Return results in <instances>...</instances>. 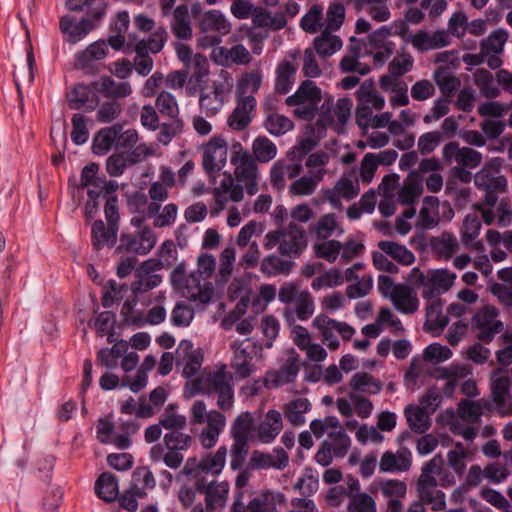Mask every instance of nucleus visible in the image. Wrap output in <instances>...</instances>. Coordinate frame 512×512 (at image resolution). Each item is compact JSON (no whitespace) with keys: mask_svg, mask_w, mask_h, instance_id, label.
<instances>
[{"mask_svg":"<svg viewBox=\"0 0 512 512\" xmlns=\"http://www.w3.org/2000/svg\"><path fill=\"white\" fill-rule=\"evenodd\" d=\"M233 376L223 363L205 367L198 377L187 382L184 390L186 397L198 394L214 396L216 409H207L203 400H196L190 407V423L202 426L199 441L203 448H213L226 427L225 412L231 411L235 403Z\"/></svg>","mask_w":512,"mask_h":512,"instance_id":"f257e3e1","label":"nucleus"},{"mask_svg":"<svg viewBox=\"0 0 512 512\" xmlns=\"http://www.w3.org/2000/svg\"><path fill=\"white\" fill-rule=\"evenodd\" d=\"M230 163L233 174L225 173L220 183L213 188L212 195L217 207L212 215L225 209L229 201L240 202L244 198V189L250 196L255 195L259 188V171L249 151L241 143L232 145Z\"/></svg>","mask_w":512,"mask_h":512,"instance_id":"f03ea898","label":"nucleus"},{"mask_svg":"<svg viewBox=\"0 0 512 512\" xmlns=\"http://www.w3.org/2000/svg\"><path fill=\"white\" fill-rule=\"evenodd\" d=\"M216 268L215 257L211 254H201L197 261V269L189 275L186 264L179 263L171 272L172 287L193 302L208 304L215 295L213 284L209 281Z\"/></svg>","mask_w":512,"mask_h":512,"instance_id":"7ed1b4c3","label":"nucleus"},{"mask_svg":"<svg viewBox=\"0 0 512 512\" xmlns=\"http://www.w3.org/2000/svg\"><path fill=\"white\" fill-rule=\"evenodd\" d=\"M501 166L502 160L494 158L474 176L475 186L484 193V196L483 200L475 203L473 207L481 212L482 219L487 225L492 224L495 218L490 207L497 203L498 195L504 193L507 188V180L500 173Z\"/></svg>","mask_w":512,"mask_h":512,"instance_id":"20e7f679","label":"nucleus"},{"mask_svg":"<svg viewBox=\"0 0 512 512\" xmlns=\"http://www.w3.org/2000/svg\"><path fill=\"white\" fill-rule=\"evenodd\" d=\"M191 11L202 34L197 40L199 46L208 48L218 45L222 37L231 32V23L220 10L212 9L201 13L199 4H194Z\"/></svg>","mask_w":512,"mask_h":512,"instance_id":"39448f33","label":"nucleus"},{"mask_svg":"<svg viewBox=\"0 0 512 512\" xmlns=\"http://www.w3.org/2000/svg\"><path fill=\"white\" fill-rule=\"evenodd\" d=\"M443 460L440 456L433 457L423 465L421 474L416 482V492L422 503L430 506L433 511H442L446 507V497L437 488L436 475L442 470Z\"/></svg>","mask_w":512,"mask_h":512,"instance_id":"423d86ee","label":"nucleus"},{"mask_svg":"<svg viewBox=\"0 0 512 512\" xmlns=\"http://www.w3.org/2000/svg\"><path fill=\"white\" fill-rule=\"evenodd\" d=\"M263 246L266 250L277 246L282 256L296 258L307 247V240L303 228L295 222H290L286 227L268 232L264 237Z\"/></svg>","mask_w":512,"mask_h":512,"instance_id":"0eeeda50","label":"nucleus"},{"mask_svg":"<svg viewBox=\"0 0 512 512\" xmlns=\"http://www.w3.org/2000/svg\"><path fill=\"white\" fill-rule=\"evenodd\" d=\"M233 88L231 74L221 69L217 77L212 81L211 87L201 89L199 107L207 117L217 115L223 108L227 97Z\"/></svg>","mask_w":512,"mask_h":512,"instance_id":"6e6552de","label":"nucleus"},{"mask_svg":"<svg viewBox=\"0 0 512 512\" xmlns=\"http://www.w3.org/2000/svg\"><path fill=\"white\" fill-rule=\"evenodd\" d=\"M378 290L403 314H413L419 308V299L414 289L406 284H396L390 276L378 277Z\"/></svg>","mask_w":512,"mask_h":512,"instance_id":"1a4fd4ad","label":"nucleus"},{"mask_svg":"<svg viewBox=\"0 0 512 512\" xmlns=\"http://www.w3.org/2000/svg\"><path fill=\"white\" fill-rule=\"evenodd\" d=\"M322 100L320 88L311 80L304 81L297 91L286 99L288 106H294V115L304 120L314 118Z\"/></svg>","mask_w":512,"mask_h":512,"instance_id":"9d476101","label":"nucleus"},{"mask_svg":"<svg viewBox=\"0 0 512 512\" xmlns=\"http://www.w3.org/2000/svg\"><path fill=\"white\" fill-rule=\"evenodd\" d=\"M312 326L319 331L323 344L333 351L340 346L338 336L344 341H349L356 333L348 323L330 318L322 313L313 319Z\"/></svg>","mask_w":512,"mask_h":512,"instance_id":"9b49d317","label":"nucleus"},{"mask_svg":"<svg viewBox=\"0 0 512 512\" xmlns=\"http://www.w3.org/2000/svg\"><path fill=\"white\" fill-rule=\"evenodd\" d=\"M498 317L499 310L491 304H486L475 312L471 324L477 339L489 343L503 330V322Z\"/></svg>","mask_w":512,"mask_h":512,"instance_id":"f8f14e48","label":"nucleus"},{"mask_svg":"<svg viewBox=\"0 0 512 512\" xmlns=\"http://www.w3.org/2000/svg\"><path fill=\"white\" fill-rule=\"evenodd\" d=\"M231 349L230 367L237 379H246L257 371L254 363L256 346L250 339L233 341Z\"/></svg>","mask_w":512,"mask_h":512,"instance_id":"ddd939ff","label":"nucleus"},{"mask_svg":"<svg viewBox=\"0 0 512 512\" xmlns=\"http://www.w3.org/2000/svg\"><path fill=\"white\" fill-rule=\"evenodd\" d=\"M352 106L353 103L348 98H340L336 102L331 97L326 98L320 107L319 125L339 130L348 121Z\"/></svg>","mask_w":512,"mask_h":512,"instance_id":"4468645a","label":"nucleus"},{"mask_svg":"<svg viewBox=\"0 0 512 512\" xmlns=\"http://www.w3.org/2000/svg\"><path fill=\"white\" fill-rule=\"evenodd\" d=\"M300 357L294 349L286 352L283 363L277 369L265 372V384L267 389H277L286 384L293 383L300 371Z\"/></svg>","mask_w":512,"mask_h":512,"instance_id":"2eb2a0df","label":"nucleus"},{"mask_svg":"<svg viewBox=\"0 0 512 512\" xmlns=\"http://www.w3.org/2000/svg\"><path fill=\"white\" fill-rule=\"evenodd\" d=\"M227 447L222 445L213 453H207L201 458L190 457L184 466V472L188 475L202 472L212 476H218L224 470L227 458Z\"/></svg>","mask_w":512,"mask_h":512,"instance_id":"dca6fc26","label":"nucleus"},{"mask_svg":"<svg viewBox=\"0 0 512 512\" xmlns=\"http://www.w3.org/2000/svg\"><path fill=\"white\" fill-rule=\"evenodd\" d=\"M156 242L155 232L149 226H145L133 233L122 234L117 249L136 255H147L154 248Z\"/></svg>","mask_w":512,"mask_h":512,"instance_id":"f3484780","label":"nucleus"},{"mask_svg":"<svg viewBox=\"0 0 512 512\" xmlns=\"http://www.w3.org/2000/svg\"><path fill=\"white\" fill-rule=\"evenodd\" d=\"M227 156L228 144L222 136H214L202 146V165L210 175L226 165Z\"/></svg>","mask_w":512,"mask_h":512,"instance_id":"a211bd4d","label":"nucleus"},{"mask_svg":"<svg viewBox=\"0 0 512 512\" xmlns=\"http://www.w3.org/2000/svg\"><path fill=\"white\" fill-rule=\"evenodd\" d=\"M456 278V273L445 268L427 270L425 287L421 290L423 299H440V295L453 287Z\"/></svg>","mask_w":512,"mask_h":512,"instance_id":"6ab92c4d","label":"nucleus"},{"mask_svg":"<svg viewBox=\"0 0 512 512\" xmlns=\"http://www.w3.org/2000/svg\"><path fill=\"white\" fill-rule=\"evenodd\" d=\"M391 36L392 30L384 25L367 37L366 50L373 55L378 65H383L395 50V43L389 40Z\"/></svg>","mask_w":512,"mask_h":512,"instance_id":"aec40b11","label":"nucleus"},{"mask_svg":"<svg viewBox=\"0 0 512 512\" xmlns=\"http://www.w3.org/2000/svg\"><path fill=\"white\" fill-rule=\"evenodd\" d=\"M177 366L182 368V376L191 379L199 372L203 364L204 355L200 348H195L189 340H182L177 348Z\"/></svg>","mask_w":512,"mask_h":512,"instance_id":"412c9836","label":"nucleus"},{"mask_svg":"<svg viewBox=\"0 0 512 512\" xmlns=\"http://www.w3.org/2000/svg\"><path fill=\"white\" fill-rule=\"evenodd\" d=\"M285 502V496L279 492L263 491L250 499L247 504L233 503L231 512H277V505Z\"/></svg>","mask_w":512,"mask_h":512,"instance_id":"4be33fe9","label":"nucleus"},{"mask_svg":"<svg viewBox=\"0 0 512 512\" xmlns=\"http://www.w3.org/2000/svg\"><path fill=\"white\" fill-rule=\"evenodd\" d=\"M168 189L169 187L165 184H160V182L155 181L151 183L148 188V197L151 200L150 202L147 201V198L144 195L138 194L134 196L133 200L137 210L144 213L146 217L152 218V216L159 212L161 203L168 199Z\"/></svg>","mask_w":512,"mask_h":512,"instance_id":"5701e85b","label":"nucleus"},{"mask_svg":"<svg viewBox=\"0 0 512 512\" xmlns=\"http://www.w3.org/2000/svg\"><path fill=\"white\" fill-rule=\"evenodd\" d=\"M230 486L227 481H211L200 488L206 512H220L227 504Z\"/></svg>","mask_w":512,"mask_h":512,"instance_id":"b1692460","label":"nucleus"},{"mask_svg":"<svg viewBox=\"0 0 512 512\" xmlns=\"http://www.w3.org/2000/svg\"><path fill=\"white\" fill-rule=\"evenodd\" d=\"M256 108V99L235 98V107L227 117V125L234 131L245 130L252 123Z\"/></svg>","mask_w":512,"mask_h":512,"instance_id":"393cba45","label":"nucleus"},{"mask_svg":"<svg viewBox=\"0 0 512 512\" xmlns=\"http://www.w3.org/2000/svg\"><path fill=\"white\" fill-rule=\"evenodd\" d=\"M98 85L77 84L67 95L69 106L72 109L93 111L99 104Z\"/></svg>","mask_w":512,"mask_h":512,"instance_id":"a878e982","label":"nucleus"},{"mask_svg":"<svg viewBox=\"0 0 512 512\" xmlns=\"http://www.w3.org/2000/svg\"><path fill=\"white\" fill-rule=\"evenodd\" d=\"M442 154L446 161H455L459 166L469 169L478 167L482 162L480 152L469 147H460L457 142L446 144Z\"/></svg>","mask_w":512,"mask_h":512,"instance_id":"bb28decb","label":"nucleus"},{"mask_svg":"<svg viewBox=\"0 0 512 512\" xmlns=\"http://www.w3.org/2000/svg\"><path fill=\"white\" fill-rule=\"evenodd\" d=\"M412 453L406 447H401L397 451H385L379 461V470L381 473H402L411 468Z\"/></svg>","mask_w":512,"mask_h":512,"instance_id":"cd10ccee","label":"nucleus"},{"mask_svg":"<svg viewBox=\"0 0 512 512\" xmlns=\"http://www.w3.org/2000/svg\"><path fill=\"white\" fill-rule=\"evenodd\" d=\"M450 43L451 38L445 30L435 32L419 30L410 38V44L419 52L440 49Z\"/></svg>","mask_w":512,"mask_h":512,"instance_id":"c85d7f7f","label":"nucleus"},{"mask_svg":"<svg viewBox=\"0 0 512 512\" xmlns=\"http://www.w3.org/2000/svg\"><path fill=\"white\" fill-rule=\"evenodd\" d=\"M289 464V456L283 448H275L272 453L255 450L250 457V466L256 470H283Z\"/></svg>","mask_w":512,"mask_h":512,"instance_id":"c756f323","label":"nucleus"},{"mask_svg":"<svg viewBox=\"0 0 512 512\" xmlns=\"http://www.w3.org/2000/svg\"><path fill=\"white\" fill-rule=\"evenodd\" d=\"M282 429V414L276 409H269L255 430L259 442L270 444L278 437Z\"/></svg>","mask_w":512,"mask_h":512,"instance_id":"7c9ffc66","label":"nucleus"},{"mask_svg":"<svg viewBox=\"0 0 512 512\" xmlns=\"http://www.w3.org/2000/svg\"><path fill=\"white\" fill-rule=\"evenodd\" d=\"M96 437L103 444H110L118 449H127L131 445L127 433H118L109 418H100L96 424Z\"/></svg>","mask_w":512,"mask_h":512,"instance_id":"2f4dec72","label":"nucleus"},{"mask_svg":"<svg viewBox=\"0 0 512 512\" xmlns=\"http://www.w3.org/2000/svg\"><path fill=\"white\" fill-rule=\"evenodd\" d=\"M345 230L333 213L324 214L309 227L314 241L328 240L332 236H342Z\"/></svg>","mask_w":512,"mask_h":512,"instance_id":"473e14b6","label":"nucleus"},{"mask_svg":"<svg viewBox=\"0 0 512 512\" xmlns=\"http://www.w3.org/2000/svg\"><path fill=\"white\" fill-rule=\"evenodd\" d=\"M359 194L358 180L341 178L335 186L325 192V198L333 208L342 207L341 200H351Z\"/></svg>","mask_w":512,"mask_h":512,"instance_id":"72a5a7b5","label":"nucleus"},{"mask_svg":"<svg viewBox=\"0 0 512 512\" xmlns=\"http://www.w3.org/2000/svg\"><path fill=\"white\" fill-rule=\"evenodd\" d=\"M262 80L263 73L259 69L242 73L236 82L235 98L256 99L254 94L259 91Z\"/></svg>","mask_w":512,"mask_h":512,"instance_id":"f704fd0d","label":"nucleus"},{"mask_svg":"<svg viewBox=\"0 0 512 512\" xmlns=\"http://www.w3.org/2000/svg\"><path fill=\"white\" fill-rule=\"evenodd\" d=\"M59 27L65 35L66 41L71 44H76L84 39L94 28L91 20L83 18L79 22H75L70 16H63L60 19Z\"/></svg>","mask_w":512,"mask_h":512,"instance_id":"c9c22d12","label":"nucleus"},{"mask_svg":"<svg viewBox=\"0 0 512 512\" xmlns=\"http://www.w3.org/2000/svg\"><path fill=\"white\" fill-rule=\"evenodd\" d=\"M301 171L302 165L299 162L278 160L270 169V181L274 187L282 189L286 179L297 178Z\"/></svg>","mask_w":512,"mask_h":512,"instance_id":"e433bc0d","label":"nucleus"},{"mask_svg":"<svg viewBox=\"0 0 512 512\" xmlns=\"http://www.w3.org/2000/svg\"><path fill=\"white\" fill-rule=\"evenodd\" d=\"M107 52V43L103 40L96 41L75 55L74 66L80 70H88L94 61L104 59Z\"/></svg>","mask_w":512,"mask_h":512,"instance_id":"4c0bfd02","label":"nucleus"},{"mask_svg":"<svg viewBox=\"0 0 512 512\" xmlns=\"http://www.w3.org/2000/svg\"><path fill=\"white\" fill-rule=\"evenodd\" d=\"M312 409V404L306 397H297L283 406V414L286 420L294 427H299L306 422V413Z\"/></svg>","mask_w":512,"mask_h":512,"instance_id":"58836bf2","label":"nucleus"},{"mask_svg":"<svg viewBox=\"0 0 512 512\" xmlns=\"http://www.w3.org/2000/svg\"><path fill=\"white\" fill-rule=\"evenodd\" d=\"M298 65L295 57L282 60L276 68L275 89L281 94H286L292 88L295 82V75Z\"/></svg>","mask_w":512,"mask_h":512,"instance_id":"ea45409f","label":"nucleus"},{"mask_svg":"<svg viewBox=\"0 0 512 512\" xmlns=\"http://www.w3.org/2000/svg\"><path fill=\"white\" fill-rule=\"evenodd\" d=\"M440 202L436 197H425L423 199L416 226L420 229H432L439 223Z\"/></svg>","mask_w":512,"mask_h":512,"instance_id":"a19ab883","label":"nucleus"},{"mask_svg":"<svg viewBox=\"0 0 512 512\" xmlns=\"http://www.w3.org/2000/svg\"><path fill=\"white\" fill-rule=\"evenodd\" d=\"M349 388L353 392L367 395H377L382 390V382L367 372H356L349 380Z\"/></svg>","mask_w":512,"mask_h":512,"instance_id":"79ce46f5","label":"nucleus"},{"mask_svg":"<svg viewBox=\"0 0 512 512\" xmlns=\"http://www.w3.org/2000/svg\"><path fill=\"white\" fill-rule=\"evenodd\" d=\"M175 254L176 249L174 242L172 240H166L161 244L159 248L158 255L160 259H149L144 261L141 264V270L143 272L149 273L160 270L164 267L171 266L176 259Z\"/></svg>","mask_w":512,"mask_h":512,"instance_id":"37998d69","label":"nucleus"},{"mask_svg":"<svg viewBox=\"0 0 512 512\" xmlns=\"http://www.w3.org/2000/svg\"><path fill=\"white\" fill-rule=\"evenodd\" d=\"M118 226L108 224L105 226L103 221L97 220L92 224L91 235L92 244L96 250L105 246L111 247L115 244L117 238Z\"/></svg>","mask_w":512,"mask_h":512,"instance_id":"c03bdc74","label":"nucleus"},{"mask_svg":"<svg viewBox=\"0 0 512 512\" xmlns=\"http://www.w3.org/2000/svg\"><path fill=\"white\" fill-rule=\"evenodd\" d=\"M430 412L422 406L409 405L404 415L410 429L416 433H425L431 426Z\"/></svg>","mask_w":512,"mask_h":512,"instance_id":"a18cd8bd","label":"nucleus"},{"mask_svg":"<svg viewBox=\"0 0 512 512\" xmlns=\"http://www.w3.org/2000/svg\"><path fill=\"white\" fill-rule=\"evenodd\" d=\"M315 304L311 294L306 291L301 294L296 302L293 303V309L286 307L284 310V316L288 322L294 320V314L301 321L308 320L314 313Z\"/></svg>","mask_w":512,"mask_h":512,"instance_id":"49530a36","label":"nucleus"},{"mask_svg":"<svg viewBox=\"0 0 512 512\" xmlns=\"http://www.w3.org/2000/svg\"><path fill=\"white\" fill-rule=\"evenodd\" d=\"M253 26L271 30H280L287 24L283 13H272L263 8H256L252 15Z\"/></svg>","mask_w":512,"mask_h":512,"instance_id":"de8ad7c7","label":"nucleus"},{"mask_svg":"<svg viewBox=\"0 0 512 512\" xmlns=\"http://www.w3.org/2000/svg\"><path fill=\"white\" fill-rule=\"evenodd\" d=\"M431 246L437 257L444 261L451 259L459 249L456 236L449 232H444L440 236L433 238Z\"/></svg>","mask_w":512,"mask_h":512,"instance_id":"09e8293b","label":"nucleus"},{"mask_svg":"<svg viewBox=\"0 0 512 512\" xmlns=\"http://www.w3.org/2000/svg\"><path fill=\"white\" fill-rule=\"evenodd\" d=\"M171 29L174 35L179 39L186 40L192 37L191 20L186 5H180L174 10Z\"/></svg>","mask_w":512,"mask_h":512,"instance_id":"8fccbe9b","label":"nucleus"},{"mask_svg":"<svg viewBox=\"0 0 512 512\" xmlns=\"http://www.w3.org/2000/svg\"><path fill=\"white\" fill-rule=\"evenodd\" d=\"M254 418L249 411L241 412L231 424L230 435L232 440L249 443L253 430Z\"/></svg>","mask_w":512,"mask_h":512,"instance_id":"3c124183","label":"nucleus"},{"mask_svg":"<svg viewBox=\"0 0 512 512\" xmlns=\"http://www.w3.org/2000/svg\"><path fill=\"white\" fill-rule=\"evenodd\" d=\"M488 402L484 399L477 401L464 399L458 403L457 413L468 424H477L480 422L484 409Z\"/></svg>","mask_w":512,"mask_h":512,"instance_id":"603ef678","label":"nucleus"},{"mask_svg":"<svg viewBox=\"0 0 512 512\" xmlns=\"http://www.w3.org/2000/svg\"><path fill=\"white\" fill-rule=\"evenodd\" d=\"M509 389V377L493 376L491 384L492 398L502 414L507 413L509 410V405L506 404L507 400L510 398Z\"/></svg>","mask_w":512,"mask_h":512,"instance_id":"864d4df0","label":"nucleus"},{"mask_svg":"<svg viewBox=\"0 0 512 512\" xmlns=\"http://www.w3.org/2000/svg\"><path fill=\"white\" fill-rule=\"evenodd\" d=\"M122 130L121 125L101 129L93 139V151L97 155H105L117 140Z\"/></svg>","mask_w":512,"mask_h":512,"instance_id":"5fc2aeb1","label":"nucleus"},{"mask_svg":"<svg viewBox=\"0 0 512 512\" xmlns=\"http://www.w3.org/2000/svg\"><path fill=\"white\" fill-rule=\"evenodd\" d=\"M252 159L260 163H268L277 155L276 145L266 136H258L252 142Z\"/></svg>","mask_w":512,"mask_h":512,"instance_id":"6e6d98bb","label":"nucleus"},{"mask_svg":"<svg viewBox=\"0 0 512 512\" xmlns=\"http://www.w3.org/2000/svg\"><path fill=\"white\" fill-rule=\"evenodd\" d=\"M329 161L330 155L325 151L309 154L305 160L306 174L321 182L327 173L326 166Z\"/></svg>","mask_w":512,"mask_h":512,"instance_id":"4d7b16f0","label":"nucleus"},{"mask_svg":"<svg viewBox=\"0 0 512 512\" xmlns=\"http://www.w3.org/2000/svg\"><path fill=\"white\" fill-rule=\"evenodd\" d=\"M426 325L431 331L442 330L448 324V317L443 313L441 299L427 300Z\"/></svg>","mask_w":512,"mask_h":512,"instance_id":"13d9d810","label":"nucleus"},{"mask_svg":"<svg viewBox=\"0 0 512 512\" xmlns=\"http://www.w3.org/2000/svg\"><path fill=\"white\" fill-rule=\"evenodd\" d=\"M95 492L99 498L106 502L114 501L119 494L118 481L111 473H102L96 483Z\"/></svg>","mask_w":512,"mask_h":512,"instance_id":"bf43d9fd","label":"nucleus"},{"mask_svg":"<svg viewBox=\"0 0 512 512\" xmlns=\"http://www.w3.org/2000/svg\"><path fill=\"white\" fill-rule=\"evenodd\" d=\"M374 485L388 501L401 500L407 494V484L399 479H380Z\"/></svg>","mask_w":512,"mask_h":512,"instance_id":"052dcab7","label":"nucleus"},{"mask_svg":"<svg viewBox=\"0 0 512 512\" xmlns=\"http://www.w3.org/2000/svg\"><path fill=\"white\" fill-rule=\"evenodd\" d=\"M315 51L322 57L331 56L342 47L341 39L330 31L324 30L314 41Z\"/></svg>","mask_w":512,"mask_h":512,"instance_id":"680f3d73","label":"nucleus"},{"mask_svg":"<svg viewBox=\"0 0 512 512\" xmlns=\"http://www.w3.org/2000/svg\"><path fill=\"white\" fill-rule=\"evenodd\" d=\"M379 249L386 255L392 257L395 261L402 265H411L415 261L414 254L404 245L393 241H380Z\"/></svg>","mask_w":512,"mask_h":512,"instance_id":"e2e57ef3","label":"nucleus"},{"mask_svg":"<svg viewBox=\"0 0 512 512\" xmlns=\"http://www.w3.org/2000/svg\"><path fill=\"white\" fill-rule=\"evenodd\" d=\"M128 351V344L121 340L111 348H103L97 353V363L106 368H115L118 360Z\"/></svg>","mask_w":512,"mask_h":512,"instance_id":"0e129e2a","label":"nucleus"},{"mask_svg":"<svg viewBox=\"0 0 512 512\" xmlns=\"http://www.w3.org/2000/svg\"><path fill=\"white\" fill-rule=\"evenodd\" d=\"M292 263L284 260L277 255H268L264 257L260 263V271L267 277H274L277 275H287L290 273Z\"/></svg>","mask_w":512,"mask_h":512,"instance_id":"69168bd1","label":"nucleus"},{"mask_svg":"<svg viewBox=\"0 0 512 512\" xmlns=\"http://www.w3.org/2000/svg\"><path fill=\"white\" fill-rule=\"evenodd\" d=\"M340 241L335 239L313 241L312 250L315 257L328 263L339 261Z\"/></svg>","mask_w":512,"mask_h":512,"instance_id":"338daca9","label":"nucleus"},{"mask_svg":"<svg viewBox=\"0 0 512 512\" xmlns=\"http://www.w3.org/2000/svg\"><path fill=\"white\" fill-rule=\"evenodd\" d=\"M363 240L353 236H349L344 242L340 241L339 262L347 264L354 259L361 257L365 252Z\"/></svg>","mask_w":512,"mask_h":512,"instance_id":"774afa93","label":"nucleus"}]
</instances>
